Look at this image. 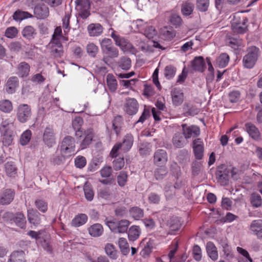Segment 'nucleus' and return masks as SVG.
Returning <instances> with one entry per match:
<instances>
[{"label": "nucleus", "mask_w": 262, "mask_h": 262, "mask_svg": "<svg viewBox=\"0 0 262 262\" xmlns=\"http://www.w3.org/2000/svg\"><path fill=\"white\" fill-rule=\"evenodd\" d=\"M32 136L31 131L29 129L25 131L20 136V143L22 145H26L30 141Z\"/></svg>", "instance_id": "51"}, {"label": "nucleus", "mask_w": 262, "mask_h": 262, "mask_svg": "<svg viewBox=\"0 0 262 262\" xmlns=\"http://www.w3.org/2000/svg\"><path fill=\"white\" fill-rule=\"evenodd\" d=\"M113 166L115 170L121 169L124 166V158L122 157L115 159L113 162Z\"/></svg>", "instance_id": "57"}, {"label": "nucleus", "mask_w": 262, "mask_h": 262, "mask_svg": "<svg viewBox=\"0 0 262 262\" xmlns=\"http://www.w3.org/2000/svg\"><path fill=\"white\" fill-rule=\"evenodd\" d=\"M88 220L86 214L80 213L76 215L71 222L72 226L78 227L85 224Z\"/></svg>", "instance_id": "28"}, {"label": "nucleus", "mask_w": 262, "mask_h": 262, "mask_svg": "<svg viewBox=\"0 0 262 262\" xmlns=\"http://www.w3.org/2000/svg\"><path fill=\"white\" fill-rule=\"evenodd\" d=\"M17 33V29L14 27H11L6 29L5 36L8 38H13L16 36Z\"/></svg>", "instance_id": "60"}, {"label": "nucleus", "mask_w": 262, "mask_h": 262, "mask_svg": "<svg viewBox=\"0 0 262 262\" xmlns=\"http://www.w3.org/2000/svg\"><path fill=\"white\" fill-rule=\"evenodd\" d=\"M115 41L116 45L120 47L123 51H125L132 48V46L129 41L123 37H115Z\"/></svg>", "instance_id": "31"}, {"label": "nucleus", "mask_w": 262, "mask_h": 262, "mask_svg": "<svg viewBox=\"0 0 262 262\" xmlns=\"http://www.w3.org/2000/svg\"><path fill=\"white\" fill-rule=\"evenodd\" d=\"M250 229L254 233L262 230V220H257L252 221L250 225Z\"/></svg>", "instance_id": "54"}, {"label": "nucleus", "mask_w": 262, "mask_h": 262, "mask_svg": "<svg viewBox=\"0 0 262 262\" xmlns=\"http://www.w3.org/2000/svg\"><path fill=\"white\" fill-rule=\"evenodd\" d=\"M176 68L173 66L169 65L165 67L164 70V75L165 77L168 79H172L176 74Z\"/></svg>", "instance_id": "52"}, {"label": "nucleus", "mask_w": 262, "mask_h": 262, "mask_svg": "<svg viewBox=\"0 0 262 262\" xmlns=\"http://www.w3.org/2000/svg\"><path fill=\"white\" fill-rule=\"evenodd\" d=\"M183 135L186 139L194 138L200 134V128L195 125L188 126L187 124H182Z\"/></svg>", "instance_id": "9"}, {"label": "nucleus", "mask_w": 262, "mask_h": 262, "mask_svg": "<svg viewBox=\"0 0 262 262\" xmlns=\"http://www.w3.org/2000/svg\"><path fill=\"white\" fill-rule=\"evenodd\" d=\"M21 33L24 37L28 40H31L35 37L36 31L32 26H27L23 29Z\"/></svg>", "instance_id": "33"}, {"label": "nucleus", "mask_w": 262, "mask_h": 262, "mask_svg": "<svg viewBox=\"0 0 262 262\" xmlns=\"http://www.w3.org/2000/svg\"><path fill=\"white\" fill-rule=\"evenodd\" d=\"M46 78L40 73L36 74L31 76V81L35 83L40 84L43 82Z\"/></svg>", "instance_id": "64"}, {"label": "nucleus", "mask_w": 262, "mask_h": 262, "mask_svg": "<svg viewBox=\"0 0 262 262\" xmlns=\"http://www.w3.org/2000/svg\"><path fill=\"white\" fill-rule=\"evenodd\" d=\"M229 61V56L226 53L221 54L216 59V63L221 68L225 67Z\"/></svg>", "instance_id": "41"}, {"label": "nucleus", "mask_w": 262, "mask_h": 262, "mask_svg": "<svg viewBox=\"0 0 262 262\" xmlns=\"http://www.w3.org/2000/svg\"><path fill=\"white\" fill-rule=\"evenodd\" d=\"M61 153L63 157L68 158L75 154V139L71 136H66L61 145Z\"/></svg>", "instance_id": "4"}, {"label": "nucleus", "mask_w": 262, "mask_h": 262, "mask_svg": "<svg viewBox=\"0 0 262 262\" xmlns=\"http://www.w3.org/2000/svg\"><path fill=\"white\" fill-rule=\"evenodd\" d=\"M172 143L177 148H181L184 146V140L181 133H178L174 134L172 138Z\"/></svg>", "instance_id": "45"}, {"label": "nucleus", "mask_w": 262, "mask_h": 262, "mask_svg": "<svg viewBox=\"0 0 262 262\" xmlns=\"http://www.w3.org/2000/svg\"><path fill=\"white\" fill-rule=\"evenodd\" d=\"M119 67L123 70H128L131 67V60L127 57H122L118 62Z\"/></svg>", "instance_id": "43"}, {"label": "nucleus", "mask_w": 262, "mask_h": 262, "mask_svg": "<svg viewBox=\"0 0 262 262\" xmlns=\"http://www.w3.org/2000/svg\"><path fill=\"white\" fill-rule=\"evenodd\" d=\"M123 123L122 118L120 116L115 117L113 121V126L116 133L118 135L120 132Z\"/></svg>", "instance_id": "49"}, {"label": "nucleus", "mask_w": 262, "mask_h": 262, "mask_svg": "<svg viewBox=\"0 0 262 262\" xmlns=\"http://www.w3.org/2000/svg\"><path fill=\"white\" fill-rule=\"evenodd\" d=\"M134 141V136L132 134H127L123 138L122 141L116 143L110 152V156L116 158L119 155V151L126 153L132 148Z\"/></svg>", "instance_id": "1"}, {"label": "nucleus", "mask_w": 262, "mask_h": 262, "mask_svg": "<svg viewBox=\"0 0 262 262\" xmlns=\"http://www.w3.org/2000/svg\"><path fill=\"white\" fill-rule=\"evenodd\" d=\"M196 8L201 12L206 11L209 6V0H196Z\"/></svg>", "instance_id": "53"}, {"label": "nucleus", "mask_w": 262, "mask_h": 262, "mask_svg": "<svg viewBox=\"0 0 262 262\" xmlns=\"http://www.w3.org/2000/svg\"><path fill=\"white\" fill-rule=\"evenodd\" d=\"M141 233L140 229L139 226H131L128 232V238L130 241H135L137 240L140 236Z\"/></svg>", "instance_id": "32"}, {"label": "nucleus", "mask_w": 262, "mask_h": 262, "mask_svg": "<svg viewBox=\"0 0 262 262\" xmlns=\"http://www.w3.org/2000/svg\"><path fill=\"white\" fill-rule=\"evenodd\" d=\"M32 15L25 11H22L18 10L15 12L13 15V19L15 20H21L25 18H30Z\"/></svg>", "instance_id": "44"}, {"label": "nucleus", "mask_w": 262, "mask_h": 262, "mask_svg": "<svg viewBox=\"0 0 262 262\" xmlns=\"http://www.w3.org/2000/svg\"><path fill=\"white\" fill-rule=\"evenodd\" d=\"M127 180V174L126 172L122 171L120 172L119 175L117 176V182L118 185L123 187L125 186Z\"/></svg>", "instance_id": "56"}, {"label": "nucleus", "mask_w": 262, "mask_h": 262, "mask_svg": "<svg viewBox=\"0 0 262 262\" xmlns=\"http://www.w3.org/2000/svg\"><path fill=\"white\" fill-rule=\"evenodd\" d=\"M224 166L218 167L215 174L219 182L226 183L228 180V172L224 169Z\"/></svg>", "instance_id": "29"}, {"label": "nucleus", "mask_w": 262, "mask_h": 262, "mask_svg": "<svg viewBox=\"0 0 262 262\" xmlns=\"http://www.w3.org/2000/svg\"><path fill=\"white\" fill-rule=\"evenodd\" d=\"M170 22L176 28L180 27L182 23V19L180 16L177 14H172L170 18Z\"/></svg>", "instance_id": "58"}, {"label": "nucleus", "mask_w": 262, "mask_h": 262, "mask_svg": "<svg viewBox=\"0 0 262 262\" xmlns=\"http://www.w3.org/2000/svg\"><path fill=\"white\" fill-rule=\"evenodd\" d=\"M194 9L193 4L187 1H185L183 3L181 6V13L184 16H189L190 15L193 11Z\"/></svg>", "instance_id": "35"}, {"label": "nucleus", "mask_w": 262, "mask_h": 262, "mask_svg": "<svg viewBox=\"0 0 262 262\" xmlns=\"http://www.w3.org/2000/svg\"><path fill=\"white\" fill-rule=\"evenodd\" d=\"M236 19L232 20L231 28L232 31L237 34H244L247 31V24L244 23H241V24H237Z\"/></svg>", "instance_id": "30"}, {"label": "nucleus", "mask_w": 262, "mask_h": 262, "mask_svg": "<svg viewBox=\"0 0 262 262\" xmlns=\"http://www.w3.org/2000/svg\"><path fill=\"white\" fill-rule=\"evenodd\" d=\"M139 104L135 98H128L126 99L123 109L125 112L129 115H135L138 111Z\"/></svg>", "instance_id": "8"}, {"label": "nucleus", "mask_w": 262, "mask_h": 262, "mask_svg": "<svg viewBox=\"0 0 262 262\" xmlns=\"http://www.w3.org/2000/svg\"><path fill=\"white\" fill-rule=\"evenodd\" d=\"M88 230L89 233L93 237H99L103 233V226L99 223L91 225Z\"/></svg>", "instance_id": "25"}, {"label": "nucleus", "mask_w": 262, "mask_h": 262, "mask_svg": "<svg viewBox=\"0 0 262 262\" xmlns=\"http://www.w3.org/2000/svg\"><path fill=\"white\" fill-rule=\"evenodd\" d=\"M157 34L155 28L150 25H147L144 30V34L148 38H152Z\"/></svg>", "instance_id": "48"}, {"label": "nucleus", "mask_w": 262, "mask_h": 262, "mask_svg": "<svg viewBox=\"0 0 262 262\" xmlns=\"http://www.w3.org/2000/svg\"><path fill=\"white\" fill-rule=\"evenodd\" d=\"M106 254L112 259L118 258V251L112 244L107 243L104 248Z\"/></svg>", "instance_id": "36"}, {"label": "nucleus", "mask_w": 262, "mask_h": 262, "mask_svg": "<svg viewBox=\"0 0 262 262\" xmlns=\"http://www.w3.org/2000/svg\"><path fill=\"white\" fill-rule=\"evenodd\" d=\"M5 172L10 177H15L17 174V168L14 162H8L5 165Z\"/></svg>", "instance_id": "37"}, {"label": "nucleus", "mask_w": 262, "mask_h": 262, "mask_svg": "<svg viewBox=\"0 0 262 262\" xmlns=\"http://www.w3.org/2000/svg\"><path fill=\"white\" fill-rule=\"evenodd\" d=\"M160 167L158 168L155 171V176L157 180H161L167 173V169L164 165L160 166Z\"/></svg>", "instance_id": "47"}, {"label": "nucleus", "mask_w": 262, "mask_h": 262, "mask_svg": "<svg viewBox=\"0 0 262 262\" xmlns=\"http://www.w3.org/2000/svg\"><path fill=\"white\" fill-rule=\"evenodd\" d=\"M2 127L4 128V132L2 135V142L5 146H9L12 143L13 140V133L10 128H7L6 125L4 124V122L2 123Z\"/></svg>", "instance_id": "14"}, {"label": "nucleus", "mask_w": 262, "mask_h": 262, "mask_svg": "<svg viewBox=\"0 0 262 262\" xmlns=\"http://www.w3.org/2000/svg\"><path fill=\"white\" fill-rule=\"evenodd\" d=\"M14 195V190L10 189L5 190L0 196V203L2 205L10 204L13 200Z\"/></svg>", "instance_id": "18"}, {"label": "nucleus", "mask_w": 262, "mask_h": 262, "mask_svg": "<svg viewBox=\"0 0 262 262\" xmlns=\"http://www.w3.org/2000/svg\"><path fill=\"white\" fill-rule=\"evenodd\" d=\"M17 74L20 77H27L30 71V65L26 62H21L17 66Z\"/></svg>", "instance_id": "24"}, {"label": "nucleus", "mask_w": 262, "mask_h": 262, "mask_svg": "<svg viewBox=\"0 0 262 262\" xmlns=\"http://www.w3.org/2000/svg\"><path fill=\"white\" fill-rule=\"evenodd\" d=\"M172 103L175 106L180 105L184 100V94L179 88H174L171 92Z\"/></svg>", "instance_id": "15"}, {"label": "nucleus", "mask_w": 262, "mask_h": 262, "mask_svg": "<svg viewBox=\"0 0 262 262\" xmlns=\"http://www.w3.org/2000/svg\"><path fill=\"white\" fill-rule=\"evenodd\" d=\"M13 221L15 224L21 229H25L26 226V217L23 213H17L13 217Z\"/></svg>", "instance_id": "34"}, {"label": "nucleus", "mask_w": 262, "mask_h": 262, "mask_svg": "<svg viewBox=\"0 0 262 262\" xmlns=\"http://www.w3.org/2000/svg\"><path fill=\"white\" fill-rule=\"evenodd\" d=\"M225 42L227 46L237 50L242 46V41L237 37H234L231 34H227L226 36Z\"/></svg>", "instance_id": "16"}, {"label": "nucleus", "mask_w": 262, "mask_h": 262, "mask_svg": "<svg viewBox=\"0 0 262 262\" xmlns=\"http://www.w3.org/2000/svg\"><path fill=\"white\" fill-rule=\"evenodd\" d=\"M106 84L110 91L114 92L117 88V82L115 76L108 74L106 76Z\"/></svg>", "instance_id": "39"}, {"label": "nucleus", "mask_w": 262, "mask_h": 262, "mask_svg": "<svg viewBox=\"0 0 262 262\" xmlns=\"http://www.w3.org/2000/svg\"><path fill=\"white\" fill-rule=\"evenodd\" d=\"M34 14L38 18L45 19L49 16V10L45 5H39L35 7Z\"/></svg>", "instance_id": "19"}, {"label": "nucleus", "mask_w": 262, "mask_h": 262, "mask_svg": "<svg viewBox=\"0 0 262 262\" xmlns=\"http://www.w3.org/2000/svg\"><path fill=\"white\" fill-rule=\"evenodd\" d=\"M126 213L127 209L124 206H118L115 209V214L117 217H123Z\"/></svg>", "instance_id": "63"}, {"label": "nucleus", "mask_w": 262, "mask_h": 262, "mask_svg": "<svg viewBox=\"0 0 262 262\" xmlns=\"http://www.w3.org/2000/svg\"><path fill=\"white\" fill-rule=\"evenodd\" d=\"M192 254L194 259L196 261H200L202 259V250L200 246L194 245L192 249Z\"/></svg>", "instance_id": "59"}, {"label": "nucleus", "mask_w": 262, "mask_h": 262, "mask_svg": "<svg viewBox=\"0 0 262 262\" xmlns=\"http://www.w3.org/2000/svg\"><path fill=\"white\" fill-rule=\"evenodd\" d=\"M43 141L49 147L55 144V134L52 128L47 127L43 135Z\"/></svg>", "instance_id": "12"}, {"label": "nucleus", "mask_w": 262, "mask_h": 262, "mask_svg": "<svg viewBox=\"0 0 262 262\" xmlns=\"http://www.w3.org/2000/svg\"><path fill=\"white\" fill-rule=\"evenodd\" d=\"M206 251L208 255L212 260L215 261L217 259L219 255L217 248L212 242H209L207 243Z\"/></svg>", "instance_id": "27"}, {"label": "nucleus", "mask_w": 262, "mask_h": 262, "mask_svg": "<svg viewBox=\"0 0 262 262\" xmlns=\"http://www.w3.org/2000/svg\"><path fill=\"white\" fill-rule=\"evenodd\" d=\"M192 148L195 158L201 160L203 157L204 146V142L201 138H197L192 142Z\"/></svg>", "instance_id": "10"}, {"label": "nucleus", "mask_w": 262, "mask_h": 262, "mask_svg": "<svg viewBox=\"0 0 262 262\" xmlns=\"http://www.w3.org/2000/svg\"><path fill=\"white\" fill-rule=\"evenodd\" d=\"M105 224L112 232L115 233H124L127 231L130 222L127 220L108 221L106 219Z\"/></svg>", "instance_id": "3"}, {"label": "nucleus", "mask_w": 262, "mask_h": 262, "mask_svg": "<svg viewBox=\"0 0 262 262\" xmlns=\"http://www.w3.org/2000/svg\"><path fill=\"white\" fill-rule=\"evenodd\" d=\"M83 191L86 199L89 201L93 200L94 196V192L91 185L85 184L83 187Z\"/></svg>", "instance_id": "46"}, {"label": "nucleus", "mask_w": 262, "mask_h": 262, "mask_svg": "<svg viewBox=\"0 0 262 262\" xmlns=\"http://www.w3.org/2000/svg\"><path fill=\"white\" fill-rule=\"evenodd\" d=\"M27 213L28 220L30 224L37 226L40 223V214L37 210L30 209Z\"/></svg>", "instance_id": "17"}, {"label": "nucleus", "mask_w": 262, "mask_h": 262, "mask_svg": "<svg viewBox=\"0 0 262 262\" xmlns=\"http://www.w3.org/2000/svg\"><path fill=\"white\" fill-rule=\"evenodd\" d=\"M37 208L42 212H46L48 210V203L43 200H37L35 202Z\"/></svg>", "instance_id": "55"}, {"label": "nucleus", "mask_w": 262, "mask_h": 262, "mask_svg": "<svg viewBox=\"0 0 262 262\" xmlns=\"http://www.w3.org/2000/svg\"><path fill=\"white\" fill-rule=\"evenodd\" d=\"M100 173L102 177L108 178L112 173V169L111 166H106L103 167L100 170Z\"/></svg>", "instance_id": "62"}, {"label": "nucleus", "mask_w": 262, "mask_h": 262, "mask_svg": "<svg viewBox=\"0 0 262 262\" xmlns=\"http://www.w3.org/2000/svg\"><path fill=\"white\" fill-rule=\"evenodd\" d=\"M88 31L91 36H100L103 32V28L100 24H91L88 26Z\"/></svg>", "instance_id": "20"}, {"label": "nucleus", "mask_w": 262, "mask_h": 262, "mask_svg": "<svg viewBox=\"0 0 262 262\" xmlns=\"http://www.w3.org/2000/svg\"><path fill=\"white\" fill-rule=\"evenodd\" d=\"M86 164V160L83 156H78L75 159V166L79 168H82Z\"/></svg>", "instance_id": "61"}, {"label": "nucleus", "mask_w": 262, "mask_h": 262, "mask_svg": "<svg viewBox=\"0 0 262 262\" xmlns=\"http://www.w3.org/2000/svg\"><path fill=\"white\" fill-rule=\"evenodd\" d=\"M118 246L121 253L127 255L129 252V247L128 243L125 238L120 237L118 239Z\"/></svg>", "instance_id": "38"}, {"label": "nucleus", "mask_w": 262, "mask_h": 262, "mask_svg": "<svg viewBox=\"0 0 262 262\" xmlns=\"http://www.w3.org/2000/svg\"><path fill=\"white\" fill-rule=\"evenodd\" d=\"M18 84V78L16 76L10 77L6 85V91L9 94H12L15 91V89Z\"/></svg>", "instance_id": "23"}, {"label": "nucleus", "mask_w": 262, "mask_h": 262, "mask_svg": "<svg viewBox=\"0 0 262 262\" xmlns=\"http://www.w3.org/2000/svg\"><path fill=\"white\" fill-rule=\"evenodd\" d=\"M86 51L89 56L95 57L98 52L99 49L94 43H89L86 46Z\"/></svg>", "instance_id": "50"}, {"label": "nucleus", "mask_w": 262, "mask_h": 262, "mask_svg": "<svg viewBox=\"0 0 262 262\" xmlns=\"http://www.w3.org/2000/svg\"><path fill=\"white\" fill-rule=\"evenodd\" d=\"M8 262H27L25 252L22 250L13 252Z\"/></svg>", "instance_id": "26"}, {"label": "nucleus", "mask_w": 262, "mask_h": 262, "mask_svg": "<svg viewBox=\"0 0 262 262\" xmlns=\"http://www.w3.org/2000/svg\"><path fill=\"white\" fill-rule=\"evenodd\" d=\"M13 110V105L11 101L4 99L0 101V110L5 113H9Z\"/></svg>", "instance_id": "40"}, {"label": "nucleus", "mask_w": 262, "mask_h": 262, "mask_svg": "<svg viewBox=\"0 0 262 262\" xmlns=\"http://www.w3.org/2000/svg\"><path fill=\"white\" fill-rule=\"evenodd\" d=\"M94 137V131L91 128H88L84 130V139L81 143V149H84L89 145L93 140Z\"/></svg>", "instance_id": "22"}, {"label": "nucleus", "mask_w": 262, "mask_h": 262, "mask_svg": "<svg viewBox=\"0 0 262 262\" xmlns=\"http://www.w3.org/2000/svg\"><path fill=\"white\" fill-rule=\"evenodd\" d=\"M193 70L199 72H203L205 68V62L201 56L196 57L191 62Z\"/></svg>", "instance_id": "21"}, {"label": "nucleus", "mask_w": 262, "mask_h": 262, "mask_svg": "<svg viewBox=\"0 0 262 262\" xmlns=\"http://www.w3.org/2000/svg\"><path fill=\"white\" fill-rule=\"evenodd\" d=\"M130 215L135 220H139L144 215L143 209L138 207H133L129 210Z\"/></svg>", "instance_id": "42"}, {"label": "nucleus", "mask_w": 262, "mask_h": 262, "mask_svg": "<svg viewBox=\"0 0 262 262\" xmlns=\"http://www.w3.org/2000/svg\"><path fill=\"white\" fill-rule=\"evenodd\" d=\"M168 160L166 151L164 149H158L154 154V163L157 166L165 165Z\"/></svg>", "instance_id": "11"}, {"label": "nucleus", "mask_w": 262, "mask_h": 262, "mask_svg": "<svg viewBox=\"0 0 262 262\" xmlns=\"http://www.w3.org/2000/svg\"><path fill=\"white\" fill-rule=\"evenodd\" d=\"M75 2L79 16L82 19L87 18L90 15V0H76Z\"/></svg>", "instance_id": "7"}, {"label": "nucleus", "mask_w": 262, "mask_h": 262, "mask_svg": "<svg viewBox=\"0 0 262 262\" xmlns=\"http://www.w3.org/2000/svg\"><path fill=\"white\" fill-rule=\"evenodd\" d=\"M260 54V51L258 47L254 46L248 47L243 58L244 67L248 69H252L256 64Z\"/></svg>", "instance_id": "2"}, {"label": "nucleus", "mask_w": 262, "mask_h": 262, "mask_svg": "<svg viewBox=\"0 0 262 262\" xmlns=\"http://www.w3.org/2000/svg\"><path fill=\"white\" fill-rule=\"evenodd\" d=\"M101 48L103 53L109 57L114 58L118 57V49L112 46V41L109 38H104L100 42Z\"/></svg>", "instance_id": "6"}, {"label": "nucleus", "mask_w": 262, "mask_h": 262, "mask_svg": "<svg viewBox=\"0 0 262 262\" xmlns=\"http://www.w3.org/2000/svg\"><path fill=\"white\" fill-rule=\"evenodd\" d=\"M15 112L17 120L22 123L27 122L32 116L31 106L27 104H19Z\"/></svg>", "instance_id": "5"}, {"label": "nucleus", "mask_w": 262, "mask_h": 262, "mask_svg": "<svg viewBox=\"0 0 262 262\" xmlns=\"http://www.w3.org/2000/svg\"><path fill=\"white\" fill-rule=\"evenodd\" d=\"M245 128L246 132L252 139L256 141L260 139V133L255 125L251 122H248L245 124Z\"/></svg>", "instance_id": "13"}]
</instances>
